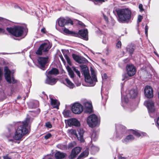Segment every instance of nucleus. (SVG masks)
<instances>
[{
  "label": "nucleus",
  "instance_id": "nucleus-18",
  "mask_svg": "<svg viewBox=\"0 0 159 159\" xmlns=\"http://www.w3.org/2000/svg\"><path fill=\"white\" fill-rule=\"evenodd\" d=\"M50 104L51 107H50L52 108H55L57 109H59V106L60 104V102L56 99H54L50 98Z\"/></svg>",
  "mask_w": 159,
  "mask_h": 159
},
{
  "label": "nucleus",
  "instance_id": "nucleus-25",
  "mask_svg": "<svg viewBox=\"0 0 159 159\" xmlns=\"http://www.w3.org/2000/svg\"><path fill=\"white\" fill-rule=\"evenodd\" d=\"M57 146L58 148L62 150H66L67 148V144L65 143L58 144Z\"/></svg>",
  "mask_w": 159,
  "mask_h": 159
},
{
  "label": "nucleus",
  "instance_id": "nucleus-36",
  "mask_svg": "<svg viewBox=\"0 0 159 159\" xmlns=\"http://www.w3.org/2000/svg\"><path fill=\"white\" fill-rule=\"evenodd\" d=\"M73 70L77 74V75L80 78V71L78 70V69H76L75 67H74L73 68Z\"/></svg>",
  "mask_w": 159,
  "mask_h": 159
},
{
  "label": "nucleus",
  "instance_id": "nucleus-52",
  "mask_svg": "<svg viewBox=\"0 0 159 159\" xmlns=\"http://www.w3.org/2000/svg\"><path fill=\"white\" fill-rule=\"evenodd\" d=\"M102 77L105 79H107V76L106 73H104L103 74Z\"/></svg>",
  "mask_w": 159,
  "mask_h": 159
},
{
  "label": "nucleus",
  "instance_id": "nucleus-3",
  "mask_svg": "<svg viewBox=\"0 0 159 159\" xmlns=\"http://www.w3.org/2000/svg\"><path fill=\"white\" fill-rule=\"evenodd\" d=\"M115 11L116 12L119 21L122 23L128 22L131 17V12L128 8H117Z\"/></svg>",
  "mask_w": 159,
  "mask_h": 159
},
{
  "label": "nucleus",
  "instance_id": "nucleus-19",
  "mask_svg": "<svg viewBox=\"0 0 159 159\" xmlns=\"http://www.w3.org/2000/svg\"><path fill=\"white\" fill-rule=\"evenodd\" d=\"M81 148L79 147H76L73 149L71 154L70 156V158H75V157L80 152Z\"/></svg>",
  "mask_w": 159,
  "mask_h": 159
},
{
  "label": "nucleus",
  "instance_id": "nucleus-33",
  "mask_svg": "<svg viewBox=\"0 0 159 159\" xmlns=\"http://www.w3.org/2000/svg\"><path fill=\"white\" fill-rule=\"evenodd\" d=\"M88 155V153L86 152H83L79 156L78 158H80L82 157H86Z\"/></svg>",
  "mask_w": 159,
  "mask_h": 159
},
{
  "label": "nucleus",
  "instance_id": "nucleus-8",
  "mask_svg": "<svg viewBox=\"0 0 159 159\" xmlns=\"http://www.w3.org/2000/svg\"><path fill=\"white\" fill-rule=\"evenodd\" d=\"M49 49V45L47 43H44L41 45L36 53L37 55H41L43 52H48Z\"/></svg>",
  "mask_w": 159,
  "mask_h": 159
},
{
  "label": "nucleus",
  "instance_id": "nucleus-34",
  "mask_svg": "<svg viewBox=\"0 0 159 159\" xmlns=\"http://www.w3.org/2000/svg\"><path fill=\"white\" fill-rule=\"evenodd\" d=\"M70 113V111L69 110L63 112L64 116L66 117L69 116Z\"/></svg>",
  "mask_w": 159,
  "mask_h": 159
},
{
  "label": "nucleus",
  "instance_id": "nucleus-24",
  "mask_svg": "<svg viewBox=\"0 0 159 159\" xmlns=\"http://www.w3.org/2000/svg\"><path fill=\"white\" fill-rule=\"evenodd\" d=\"M59 74V71L58 69L53 68L50 70V76L52 75L55 76L58 75Z\"/></svg>",
  "mask_w": 159,
  "mask_h": 159
},
{
  "label": "nucleus",
  "instance_id": "nucleus-53",
  "mask_svg": "<svg viewBox=\"0 0 159 159\" xmlns=\"http://www.w3.org/2000/svg\"><path fill=\"white\" fill-rule=\"evenodd\" d=\"M41 31L43 33H45V29L44 28H43L41 30Z\"/></svg>",
  "mask_w": 159,
  "mask_h": 159
},
{
  "label": "nucleus",
  "instance_id": "nucleus-47",
  "mask_svg": "<svg viewBox=\"0 0 159 159\" xmlns=\"http://www.w3.org/2000/svg\"><path fill=\"white\" fill-rule=\"evenodd\" d=\"M97 2H98L101 3H102L103 2H105V0H94Z\"/></svg>",
  "mask_w": 159,
  "mask_h": 159
},
{
  "label": "nucleus",
  "instance_id": "nucleus-15",
  "mask_svg": "<svg viewBox=\"0 0 159 159\" xmlns=\"http://www.w3.org/2000/svg\"><path fill=\"white\" fill-rule=\"evenodd\" d=\"M58 24L59 26L63 27L67 24L70 23L73 25V23L72 21L71 20H66L63 18H59L57 20Z\"/></svg>",
  "mask_w": 159,
  "mask_h": 159
},
{
  "label": "nucleus",
  "instance_id": "nucleus-29",
  "mask_svg": "<svg viewBox=\"0 0 159 159\" xmlns=\"http://www.w3.org/2000/svg\"><path fill=\"white\" fill-rule=\"evenodd\" d=\"M57 80L58 79L50 76V85H52L55 84Z\"/></svg>",
  "mask_w": 159,
  "mask_h": 159
},
{
  "label": "nucleus",
  "instance_id": "nucleus-12",
  "mask_svg": "<svg viewBox=\"0 0 159 159\" xmlns=\"http://www.w3.org/2000/svg\"><path fill=\"white\" fill-rule=\"evenodd\" d=\"M144 93L146 97L150 98L153 96V90L152 87L149 86H146L144 89Z\"/></svg>",
  "mask_w": 159,
  "mask_h": 159
},
{
  "label": "nucleus",
  "instance_id": "nucleus-54",
  "mask_svg": "<svg viewBox=\"0 0 159 159\" xmlns=\"http://www.w3.org/2000/svg\"><path fill=\"white\" fill-rule=\"evenodd\" d=\"M60 58H61V60L63 61V62H65V60L64 59V58L62 56V55H61L60 56Z\"/></svg>",
  "mask_w": 159,
  "mask_h": 159
},
{
  "label": "nucleus",
  "instance_id": "nucleus-14",
  "mask_svg": "<svg viewBox=\"0 0 159 159\" xmlns=\"http://www.w3.org/2000/svg\"><path fill=\"white\" fill-rule=\"evenodd\" d=\"M144 104L146 105L149 113H153L155 111V107L153 102L151 100L145 102Z\"/></svg>",
  "mask_w": 159,
  "mask_h": 159
},
{
  "label": "nucleus",
  "instance_id": "nucleus-1",
  "mask_svg": "<svg viewBox=\"0 0 159 159\" xmlns=\"http://www.w3.org/2000/svg\"><path fill=\"white\" fill-rule=\"evenodd\" d=\"M32 121L29 118H27L23 122L17 129L14 136V139L16 140L21 141L24 135L26 134L28 132V130L27 129L29 125Z\"/></svg>",
  "mask_w": 159,
  "mask_h": 159
},
{
  "label": "nucleus",
  "instance_id": "nucleus-21",
  "mask_svg": "<svg viewBox=\"0 0 159 159\" xmlns=\"http://www.w3.org/2000/svg\"><path fill=\"white\" fill-rule=\"evenodd\" d=\"M135 48L136 47L135 45L131 43L127 46L126 47V50L130 55L131 56L135 50Z\"/></svg>",
  "mask_w": 159,
  "mask_h": 159
},
{
  "label": "nucleus",
  "instance_id": "nucleus-32",
  "mask_svg": "<svg viewBox=\"0 0 159 159\" xmlns=\"http://www.w3.org/2000/svg\"><path fill=\"white\" fill-rule=\"evenodd\" d=\"M91 139L92 140H93V141H95L97 138V135L95 132H93L92 134L91 137Z\"/></svg>",
  "mask_w": 159,
  "mask_h": 159
},
{
  "label": "nucleus",
  "instance_id": "nucleus-37",
  "mask_svg": "<svg viewBox=\"0 0 159 159\" xmlns=\"http://www.w3.org/2000/svg\"><path fill=\"white\" fill-rule=\"evenodd\" d=\"M143 18L142 16H141L140 15H139L138 16V20H137V22L138 23H139L142 20V19H143Z\"/></svg>",
  "mask_w": 159,
  "mask_h": 159
},
{
  "label": "nucleus",
  "instance_id": "nucleus-31",
  "mask_svg": "<svg viewBox=\"0 0 159 159\" xmlns=\"http://www.w3.org/2000/svg\"><path fill=\"white\" fill-rule=\"evenodd\" d=\"M67 70L69 73V74L71 78H73L74 77V74L71 69L70 67L67 68Z\"/></svg>",
  "mask_w": 159,
  "mask_h": 159
},
{
  "label": "nucleus",
  "instance_id": "nucleus-41",
  "mask_svg": "<svg viewBox=\"0 0 159 159\" xmlns=\"http://www.w3.org/2000/svg\"><path fill=\"white\" fill-rule=\"evenodd\" d=\"M148 26L146 25L145 26V34L146 35H147L148 34Z\"/></svg>",
  "mask_w": 159,
  "mask_h": 159
},
{
  "label": "nucleus",
  "instance_id": "nucleus-39",
  "mask_svg": "<svg viewBox=\"0 0 159 159\" xmlns=\"http://www.w3.org/2000/svg\"><path fill=\"white\" fill-rule=\"evenodd\" d=\"M34 103L35 104V105H33L32 107L33 108L37 107L39 106V102L38 101H35L34 102Z\"/></svg>",
  "mask_w": 159,
  "mask_h": 159
},
{
  "label": "nucleus",
  "instance_id": "nucleus-27",
  "mask_svg": "<svg viewBox=\"0 0 159 159\" xmlns=\"http://www.w3.org/2000/svg\"><path fill=\"white\" fill-rule=\"evenodd\" d=\"M46 78L45 81V83L47 84H50V70H48L46 72Z\"/></svg>",
  "mask_w": 159,
  "mask_h": 159
},
{
  "label": "nucleus",
  "instance_id": "nucleus-13",
  "mask_svg": "<svg viewBox=\"0 0 159 159\" xmlns=\"http://www.w3.org/2000/svg\"><path fill=\"white\" fill-rule=\"evenodd\" d=\"M72 56L74 59L79 64L87 63L88 62V61L83 57L80 56L75 54H72Z\"/></svg>",
  "mask_w": 159,
  "mask_h": 159
},
{
  "label": "nucleus",
  "instance_id": "nucleus-28",
  "mask_svg": "<svg viewBox=\"0 0 159 159\" xmlns=\"http://www.w3.org/2000/svg\"><path fill=\"white\" fill-rule=\"evenodd\" d=\"M134 138L133 136L131 135H129L127 136L126 138L123 141V142L126 143L127 142L129 141H132L134 140Z\"/></svg>",
  "mask_w": 159,
  "mask_h": 159
},
{
  "label": "nucleus",
  "instance_id": "nucleus-49",
  "mask_svg": "<svg viewBox=\"0 0 159 159\" xmlns=\"http://www.w3.org/2000/svg\"><path fill=\"white\" fill-rule=\"evenodd\" d=\"M6 19L0 17V21L4 22L6 21Z\"/></svg>",
  "mask_w": 159,
  "mask_h": 159
},
{
  "label": "nucleus",
  "instance_id": "nucleus-30",
  "mask_svg": "<svg viewBox=\"0 0 159 159\" xmlns=\"http://www.w3.org/2000/svg\"><path fill=\"white\" fill-rule=\"evenodd\" d=\"M132 133L135 135L139 137L141 136L142 135L145 136L146 135V134L145 133H140L137 131L134 130H133Z\"/></svg>",
  "mask_w": 159,
  "mask_h": 159
},
{
  "label": "nucleus",
  "instance_id": "nucleus-64",
  "mask_svg": "<svg viewBox=\"0 0 159 159\" xmlns=\"http://www.w3.org/2000/svg\"><path fill=\"white\" fill-rule=\"evenodd\" d=\"M55 118H53V120H55Z\"/></svg>",
  "mask_w": 159,
  "mask_h": 159
},
{
  "label": "nucleus",
  "instance_id": "nucleus-11",
  "mask_svg": "<svg viewBox=\"0 0 159 159\" xmlns=\"http://www.w3.org/2000/svg\"><path fill=\"white\" fill-rule=\"evenodd\" d=\"M4 71L5 72L4 75L5 78L7 81L9 83H11V79L12 80L13 83H15L16 82L13 77L11 78V71L6 66L4 68Z\"/></svg>",
  "mask_w": 159,
  "mask_h": 159
},
{
  "label": "nucleus",
  "instance_id": "nucleus-26",
  "mask_svg": "<svg viewBox=\"0 0 159 159\" xmlns=\"http://www.w3.org/2000/svg\"><path fill=\"white\" fill-rule=\"evenodd\" d=\"M65 81L67 84V86L70 89H73L74 87V84L68 79H66Z\"/></svg>",
  "mask_w": 159,
  "mask_h": 159
},
{
  "label": "nucleus",
  "instance_id": "nucleus-57",
  "mask_svg": "<svg viewBox=\"0 0 159 159\" xmlns=\"http://www.w3.org/2000/svg\"><path fill=\"white\" fill-rule=\"evenodd\" d=\"M157 124L158 125H159V117L157 118Z\"/></svg>",
  "mask_w": 159,
  "mask_h": 159
},
{
  "label": "nucleus",
  "instance_id": "nucleus-56",
  "mask_svg": "<svg viewBox=\"0 0 159 159\" xmlns=\"http://www.w3.org/2000/svg\"><path fill=\"white\" fill-rule=\"evenodd\" d=\"M124 76V79L122 80H125V79L127 78V76L126 75H123Z\"/></svg>",
  "mask_w": 159,
  "mask_h": 159
},
{
  "label": "nucleus",
  "instance_id": "nucleus-44",
  "mask_svg": "<svg viewBox=\"0 0 159 159\" xmlns=\"http://www.w3.org/2000/svg\"><path fill=\"white\" fill-rule=\"evenodd\" d=\"M3 159H11V157H9L7 155H6L3 157Z\"/></svg>",
  "mask_w": 159,
  "mask_h": 159
},
{
  "label": "nucleus",
  "instance_id": "nucleus-7",
  "mask_svg": "<svg viewBox=\"0 0 159 159\" xmlns=\"http://www.w3.org/2000/svg\"><path fill=\"white\" fill-rule=\"evenodd\" d=\"M78 134H77L76 130L74 129L70 130H69V133L71 134L75 135L77 138L80 141V142H84V139L83 138V135L84 133L83 129H78Z\"/></svg>",
  "mask_w": 159,
  "mask_h": 159
},
{
  "label": "nucleus",
  "instance_id": "nucleus-50",
  "mask_svg": "<svg viewBox=\"0 0 159 159\" xmlns=\"http://www.w3.org/2000/svg\"><path fill=\"white\" fill-rule=\"evenodd\" d=\"M5 32V30L1 28H0V33H4Z\"/></svg>",
  "mask_w": 159,
  "mask_h": 159
},
{
  "label": "nucleus",
  "instance_id": "nucleus-45",
  "mask_svg": "<svg viewBox=\"0 0 159 159\" xmlns=\"http://www.w3.org/2000/svg\"><path fill=\"white\" fill-rule=\"evenodd\" d=\"M50 138V133H48V134H46L44 136V138L46 139H47Z\"/></svg>",
  "mask_w": 159,
  "mask_h": 159
},
{
  "label": "nucleus",
  "instance_id": "nucleus-48",
  "mask_svg": "<svg viewBox=\"0 0 159 159\" xmlns=\"http://www.w3.org/2000/svg\"><path fill=\"white\" fill-rule=\"evenodd\" d=\"M46 126L48 128H50V122H47L45 124Z\"/></svg>",
  "mask_w": 159,
  "mask_h": 159
},
{
  "label": "nucleus",
  "instance_id": "nucleus-5",
  "mask_svg": "<svg viewBox=\"0 0 159 159\" xmlns=\"http://www.w3.org/2000/svg\"><path fill=\"white\" fill-rule=\"evenodd\" d=\"M7 30L9 33L13 35L19 37L21 36L23 34L24 28L20 26H14L13 28H7Z\"/></svg>",
  "mask_w": 159,
  "mask_h": 159
},
{
  "label": "nucleus",
  "instance_id": "nucleus-63",
  "mask_svg": "<svg viewBox=\"0 0 159 159\" xmlns=\"http://www.w3.org/2000/svg\"><path fill=\"white\" fill-rule=\"evenodd\" d=\"M50 128H51L52 127V125L51 124H50Z\"/></svg>",
  "mask_w": 159,
  "mask_h": 159
},
{
  "label": "nucleus",
  "instance_id": "nucleus-35",
  "mask_svg": "<svg viewBox=\"0 0 159 159\" xmlns=\"http://www.w3.org/2000/svg\"><path fill=\"white\" fill-rule=\"evenodd\" d=\"M65 57L69 65H71V61L70 60V59L69 58V57L67 55H66L65 56Z\"/></svg>",
  "mask_w": 159,
  "mask_h": 159
},
{
  "label": "nucleus",
  "instance_id": "nucleus-55",
  "mask_svg": "<svg viewBox=\"0 0 159 159\" xmlns=\"http://www.w3.org/2000/svg\"><path fill=\"white\" fill-rule=\"evenodd\" d=\"M103 16L104 19L105 20H108L107 17L104 14H103Z\"/></svg>",
  "mask_w": 159,
  "mask_h": 159
},
{
  "label": "nucleus",
  "instance_id": "nucleus-51",
  "mask_svg": "<svg viewBox=\"0 0 159 159\" xmlns=\"http://www.w3.org/2000/svg\"><path fill=\"white\" fill-rule=\"evenodd\" d=\"M78 23L79 25H81V26H83L84 25V24L82 22L80 21L79 20H78Z\"/></svg>",
  "mask_w": 159,
  "mask_h": 159
},
{
  "label": "nucleus",
  "instance_id": "nucleus-58",
  "mask_svg": "<svg viewBox=\"0 0 159 159\" xmlns=\"http://www.w3.org/2000/svg\"><path fill=\"white\" fill-rule=\"evenodd\" d=\"M8 141L9 142H14V140L12 139H9L8 140Z\"/></svg>",
  "mask_w": 159,
  "mask_h": 159
},
{
  "label": "nucleus",
  "instance_id": "nucleus-17",
  "mask_svg": "<svg viewBox=\"0 0 159 159\" xmlns=\"http://www.w3.org/2000/svg\"><path fill=\"white\" fill-rule=\"evenodd\" d=\"M138 94V91L137 89H132L129 90L127 94L128 97L130 98H135Z\"/></svg>",
  "mask_w": 159,
  "mask_h": 159
},
{
  "label": "nucleus",
  "instance_id": "nucleus-62",
  "mask_svg": "<svg viewBox=\"0 0 159 159\" xmlns=\"http://www.w3.org/2000/svg\"><path fill=\"white\" fill-rule=\"evenodd\" d=\"M20 98V97H19V96L18 97H17V98L18 99Z\"/></svg>",
  "mask_w": 159,
  "mask_h": 159
},
{
  "label": "nucleus",
  "instance_id": "nucleus-40",
  "mask_svg": "<svg viewBox=\"0 0 159 159\" xmlns=\"http://www.w3.org/2000/svg\"><path fill=\"white\" fill-rule=\"evenodd\" d=\"M116 47L118 48H120L121 46V43L120 41H119L116 44Z\"/></svg>",
  "mask_w": 159,
  "mask_h": 159
},
{
  "label": "nucleus",
  "instance_id": "nucleus-38",
  "mask_svg": "<svg viewBox=\"0 0 159 159\" xmlns=\"http://www.w3.org/2000/svg\"><path fill=\"white\" fill-rule=\"evenodd\" d=\"M3 76V70L0 68V80H1Z\"/></svg>",
  "mask_w": 159,
  "mask_h": 159
},
{
  "label": "nucleus",
  "instance_id": "nucleus-46",
  "mask_svg": "<svg viewBox=\"0 0 159 159\" xmlns=\"http://www.w3.org/2000/svg\"><path fill=\"white\" fill-rule=\"evenodd\" d=\"M43 159H50V155H47L44 156Z\"/></svg>",
  "mask_w": 159,
  "mask_h": 159
},
{
  "label": "nucleus",
  "instance_id": "nucleus-61",
  "mask_svg": "<svg viewBox=\"0 0 159 159\" xmlns=\"http://www.w3.org/2000/svg\"><path fill=\"white\" fill-rule=\"evenodd\" d=\"M119 159H124V157H121Z\"/></svg>",
  "mask_w": 159,
  "mask_h": 159
},
{
  "label": "nucleus",
  "instance_id": "nucleus-2",
  "mask_svg": "<svg viewBox=\"0 0 159 159\" xmlns=\"http://www.w3.org/2000/svg\"><path fill=\"white\" fill-rule=\"evenodd\" d=\"M81 72L84 76L85 80L86 82L90 84H94L97 81L96 74L95 70L91 67V77L89 74L87 66L86 65H82L80 66Z\"/></svg>",
  "mask_w": 159,
  "mask_h": 159
},
{
  "label": "nucleus",
  "instance_id": "nucleus-6",
  "mask_svg": "<svg viewBox=\"0 0 159 159\" xmlns=\"http://www.w3.org/2000/svg\"><path fill=\"white\" fill-rule=\"evenodd\" d=\"M87 122L89 127H94L98 124V117L95 114L91 115L87 117Z\"/></svg>",
  "mask_w": 159,
  "mask_h": 159
},
{
  "label": "nucleus",
  "instance_id": "nucleus-4",
  "mask_svg": "<svg viewBox=\"0 0 159 159\" xmlns=\"http://www.w3.org/2000/svg\"><path fill=\"white\" fill-rule=\"evenodd\" d=\"M63 31L65 33L67 34L75 37H78L79 35H80L82 39L86 40H87L88 39V31L87 29L80 30L79 31L78 33L70 31L69 29L65 28H64Z\"/></svg>",
  "mask_w": 159,
  "mask_h": 159
},
{
  "label": "nucleus",
  "instance_id": "nucleus-23",
  "mask_svg": "<svg viewBox=\"0 0 159 159\" xmlns=\"http://www.w3.org/2000/svg\"><path fill=\"white\" fill-rule=\"evenodd\" d=\"M66 156V154L60 152H57L55 154V157L57 159H61L64 158Z\"/></svg>",
  "mask_w": 159,
  "mask_h": 159
},
{
  "label": "nucleus",
  "instance_id": "nucleus-42",
  "mask_svg": "<svg viewBox=\"0 0 159 159\" xmlns=\"http://www.w3.org/2000/svg\"><path fill=\"white\" fill-rule=\"evenodd\" d=\"M139 8L140 9V11H143L144 9L143 8V6L142 4H140L139 5Z\"/></svg>",
  "mask_w": 159,
  "mask_h": 159
},
{
  "label": "nucleus",
  "instance_id": "nucleus-60",
  "mask_svg": "<svg viewBox=\"0 0 159 159\" xmlns=\"http://www.w3.org/2000/svg\"><path fill=\"white\" fill-rule=\"evenodd\" d=\"M38 112H40V110L39 109H38Z\"/></svg>",
  "mask_w": 159,
  "mask_h": 159
},
{
  "label": "nucleus",
  "instance_id": "nucleus-59",
  "mask_svg": "<svg viewBox=\"0 0 159 159\" xmlns=\"http://www.w3.org/2000/svg\"><path fill=\"white\" fill-rule=\"evenodd\" d=\"M121 127H122V128L124 129H125V126H121Z\"/></svg>",
  "mask_w": 159,
  "mask_h": 159
},
{
  "label": "nucleus",
  "instance_id": "nucleus-20",
  "mask_svg": "<svg viewBox=\"0 0 159 159\" xmlns=\"http://www.w3.org/2000/svg\"><path fill=\"white\" fill-rule=\"evenodd\" d=\"M68 124L69 125L79 126L80 125V122L75 118L71 119L68 120Z\"/></svg>",
  "mask_w": 159,
  "mask_h": 159
},
{
  "label": "nucleus",
  "instance_id": "nucleus-9",
  "mask_svg": "<svg viewBox=\"0 0 159 159\" xmlns=\"http://www.w3.org/2000/svg\"><path fill=\"white\" fill-rule=\"evenodd\" d=\"M83 107L80 103H76L72 107L71 110L73 113L75 114L81 113L83 111Z\"/></svg>",
  "mask_w": 159,
  "mask_h": 159
},
{
  "label": "nucleus",
  "instance_id": "nucleus-16",
  "mask_svg": "<svg viewBox=\"0 0 159 159\" xmlns=\"http://www.w3.org/2000/svg\"><path fill=\"white\" fill-rule=\"evenodd\" d=\"M48 59V58L39 57L38 59V61L39 64L41 67V69L44 70L45 66L47 63Z\"/></svg>",
  "mask_w": 159,
  "mask_h": 159
},
{
  "label": "nucleus",
  "instance_id": "nucleus-43",
  "mask_svg": "<svg viewBox=\"0 0 159 159\" xmlns=\"http://www.w3.org/2000/svg\"><path fill=\"white\" fill-rule=\"evenodd\" d=\"M74 147V145L73 143H70L68 145V148H71Z\"/></svg>",
  "mask_w": 159,
  "mask_h": 159
},
{
  "label": "nucleus",
  "instance_id": "nucleus-22",
  "mask_svg": "<svg viewBox=\"0 0 159 159\" xmlns=\"http://www.w3.org/2000/svg\"><path fill=\"white\" fill-rule=\"evenodd\" d=\"M85 107L86 112L90 113L92 111V106L91 103L88 102H85Z\"/></svg>",
  "mask_w": 159,
  "mask_h": 159
},
{
  "label": "nucleus",
  "instance_id": "nucleus-10",
  "mask_svg": "<svg viewBox=\"0 0 159 159\" xmlns=\"http://www.w3.org/2000/svg\"><path fill=\"white\" fill-rule=\"evenodd\" d=\"M127 73L129 77L134 75L136 72V69L135 66L132 64H127L126 67Z\"/></svg>",
  "mask_w": 159,
  "mask_h": 159
}]
</instances>
